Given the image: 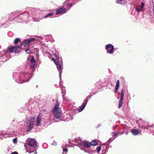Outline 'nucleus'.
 Wrapping results in <instances>:
<instances>
[{"label": "nucleus", "instance_id": "nucleus-1", "mask_svg": "<svg viewBox=\"0 0 154 154\" xmlns=\"http://www.w3.org/2000/svg\"><path fill=\"white\" fill-rule=\"evenodd\" d=\"M59 105L58 100H57L53 110L54 115L56 119H59L61 116L60 109L59 108Z\"/></svg>", "mask_w": 154, "mask_h": 154}, {"label": "nucleus", "instance_id": "nucleus-2", "mask_svg": "<svg viewBox=\"0 0 154 154\" xmlns=\"http://www.w3.org/2000/svg\"><path fill=\"white\" fill-rule=\"evenodd\" d=\"M35 117H29L28 118V120L30 121L29 125L27 127V131H28L31 130L33 128L34 123L35 122Z\"/></svg>", "mask_w": 154, "mask_h": 154}, {"label": "nucleus", "instance_id": "nucleus-3", "mask_svg": "<svg viewBox=\"0 0 154 154\" xmlns=\"http://www.w3.org/2000/svg\"><path fill=\"white\" fill-rule=\"evenodd\" d=\"M105 48L108 54H112L114 52V46L111 44H109L106 45Z\"/></svg>", "mask_w": 154, "mask_h": 154}, {"label": "nucleus", "instance_id": "nucleus-4", "mask_svg": "<svg viewBox=\"0 0 154 154\" xmlns=\"http://www.w3.org/2000/svg\"><path fill=\"white\" fill-rule=\"evenodd\" d=\"M105 145V143L101 145V146H99L97 147V154H99V152L101 150V153L103 154L106 151L107 149V146Z\"/></svg>", "mask_w": 154, "mask_h": 154}, {"label": "nucleus", "instance_id": "nucleus-5", "mask_svg": "<svg viewBox=\"0 0 154 154\" xmlns=\"http://www.w3.org/2000/svg\"><path fill=\"white\" fill-rule=\"evenodd\" d=\"M124 89L121 90V93L120 97V99L119 101L118 104V108H120L122 105L123 100L124 98Z\"/></svg>", "mask_w": 154, "mask_h": 154}, {"label": "nucleus", "instance_id": "nucleus-6", "mask_svg": "<svg viewBox=\"0 0 154 154\" xmlns=\"http://www.w3.org/2000/svg\"><path fill=\"white\" fill-rule=\"evenodd\" d=\"M54 56L57 57L56 59L54 58H52V60L54 61L55 63L57 66V68L58 70H61V65L59 60L57 58V57L56 54H54Z\"/></svg>", "mask_w": 154, "mask_h": 154}, {"label": "nucleus", "instance_id": "nucleus-7", "mask_svg": "<svg viewBox=\"0 0 154 154\" xmlns=\"http://www.w3.org/2000/svg\"><path fill=\"white\" fill-rule=\"evenodd\" d=\"M35 40V39L32 38L30 39H26L23 41L21 44V46H26L30 42L33 41Z\"/></svg>", "mask_w": 154, "mask_h": 154}, {"label": "nucleus", "instance_id": "nucleus-8", "mask_svg": "<svg viewBox=\"0 0 154 154\" xmlns=\"http://www.w3.org/2000/svg\"><path fill=\"white\" fill-rule=\"evenodd\" d=\"M27 143L28 146H31L29 148L30 149L32 147H34L36 145V141L34 139H31L28 141Z\"/></svg>", "mask_w": 154, "mask_h": 154}, {"label": "nucleus", "instance_id": "nucleus-9", "mask_svg": "<svg viewBox=\"0 0 154 154\" xmlns=\"http://www.w3.org/2000/svg\"><path fill=\"white\" fill-rule=\"evenodd\" d=\"M66 8L62 7L58 8L56 11V15H57L60 14H64L66 12Z\"/></svg>", "mask_w": 154, "mask_h": 154}, {"label": "nucleus", "instance_id": "nucleus-10", "mask_svg": "<svg viewBox=\"0 0 154 154\" xmlns=\"http://www.w3.org/2000/svg\"><path fill=\"white\" fill-rule=\"evenodd\" d=\"M88 101V99L87 97L85 100H84V102L82 104L81 106L78 109L79 112H81L83 110L86 105Z\"/></svg>", "mask_w": 154, "mask_h": 154}, {"label": "nucleus", "instance_id": "nucleus-11", "mask_svg": "<svg viewBox=\"0 0 154 154\" xmlns=\"http://www.w3.org/2000/svg\"><path fill=\"white\" fill-rule=\"evenodd\" d=\"M41 120L42 116L40 114H39L36 118V126H38L40 125Z\"/></svg>", "mask_w": 154, "mask_h": 154}, {"label": "nucleus", "instance_id": "nucleus-12", "mask_svg": "<svg viewBox=\"0 0 154 154\" xmlns=\"http://www.w3.org/2000/svg\"><path fill=\"white\" fill-rule=\"evenodd\" d=\"M5 51L10 53H13L15 51L14 47L13 46H9L8 47V49Z\"/></svg>", "mask_w": 154, "mask_h": 154}, {"label": "nucleus", "instance_id": "nucleus-13", "mask_svg": "<svg viewBox=\"0 0 154 154\" xmlns=\"http://www.w3.org/2000/svg\"><path fill=\"white\" fill-rule=\"evenodd\" d=\"M27 151L30 154H36L37 152L36 150V148L35 147H33V149H26Z\"/></svg>", "mask_w": 154, "mask_h": 154}, {"label": "nucleus", "instance_id": "nucleus-14", "mask_svg": "<svg viewBox=\"0 0 154 154\" xmlns=\"http://www.w3.org/2000/svg\"><path fill=\"white\" fill-rule=\"evenodd\" d=\"M98 85L99 87L98 88V91H102V88L103 87L104 85L103 84V82H98L97 83V85Z\"/></svg>", "mask_w": 154, "mask_h": 154}, {"label": "nucleus", "instance_id": "nucleus-15", "mask_svg": "<svg viewBox=\"0 0 154 154\" xmlns=\"http://www.w3.org/2000/svg\"><path fill=\"white\" fill-rule=\"evenodd\" d=\"M131 131L132 134L134 135H137L140 134V132L137 129H131Z\"/></svg>", "mask_w": 154, "mask_h": 154}, {"label": "nucleus", "instance_id": "nucleus-16", "mask_svg": "<svg viewBox=\"0 0 154 154\" xmlns=\"http://www.w3.org/2000/svg\"><path fill=\"white\" fill-rule=\"evenodd\" d=\"M16 13L17 12H12L9 15L10 19L13 20H14L15 19V17H14L16 15Z\"/></svg>", "mask_w": 154, "mask_h": 154}, {"label": "nucleus", "instance_id": "nucleus-17", "mask_svg": "<svg viewBox=\"0 0 154 154\" xmlns=\"http://www.w3.org/2000/svg\"><path fill=\"white\" fill-rule=\"evenodd\" d=\"M83 145L86 148H89L90 147V143L87 141H85L83 143Z\"/></svg>", "mask_w": 154, "mask_h": 154}, {"label": "nucleus", "instance_id": "nucleus-18", "mask_svg": "<svg viewBox=\"0 0 154 154\" xmlns=\"http://www.w3.org/2000/svg\"><path fill=\"white\" fill-rule=\"evenodd\" d=\"M114 139L115 138H113L112 139V138H110V139H109V140L107 141L105 143V145H109V143H110L112 141H113L114 140Z\"/></svg>", "mask_w": 154, "mask_h": 154}, {"label": "nucleus", "instance_id": "nucleus-19", "mask_svg": "<svg viewBox=\"0 0 154 154\" xmlns=\"http://www.w3.org/2000/svg\"><path fill=\"white\" fill-rule=\"evenodd\" d=\"M90 143V145L95 146L96 145V141L95 140H93Z\"/></svg>", "mask_w": 154, "mask_h": 154}, {"label": "nucleus", "instance_id": "nucleus-20", "mask_svg": "<svg viewBox=\"0 0 154 154\" xmlns=\"http://www.w3.org/2000/svg\"><path fill=\"white\" fill-rule=\"evenodd\" d=\"M119 80H118L116 83L115 88L119 89Z\"/></svg>", "mask_w": 154, "mask_h": 154}, {"label": "nucleus", "instance_id": "nucleus-21", "mask_svg": "<svg viewBox=\"0 0 154 154\" xmlns=\"http://www.w3.org/2000/svg\"><path fill=\"white\" fill-rule=\"evenodd\" d=\"M53 13H48L45 16L44 18H46L47 17H48L50 16L53 15Z\"/></svg>", "mask_w": 154, "mask_h": 154}, {"label": "nucleus", "instance_id": "nucleus-22", "mask_svg": "<svg viewBox=\"0 0 154 154\" xmlns=\"http://www.w3.org/2000/svg\"><path fill=\"white\" fill-rule=\"evenodd\" d=\"M20 39L18 38H17L15 39L14 40V44H17V43L18 42H20Z\"/></svg>", "mask_w": 154, "mask_h": 154}, {"label": "nucleus", "instance_id": "nucleus-23", "mask_svg": "<svg viewBox=\"0 0 154 154\" xmlns=\"http://www.w3.org/2000/svg\"><path fill=\"white\" fill-rule=\"evenodd\" d=\"M116 2L118 4H120L121 5H123V3L122 2H123L124 1L123 0H116Z\"/></svg>", "mask_w": 154, "mask_h": 154}, {"label": "nucleus", "instance_id": "nucleus-24", "mask_svg": "<svg viewBox=\"0 0 154 154\" xmlns=\"http://www.w3.org/2000/svg\"><path fill=\"white\" fill-rule=\"evenodd\" d=\"M142 127V128L143 129H147L148 130H149L150 129L149 128L150 127V126H145L143 125H142V126H141Z\"/></svg>", "mask_w": 154, "mask_h": 154}, {"label": "nucleus", "instance_id": "nucleus-25", "mask_svg": "<svg viewBox=\"0 0 154 154\" xmlns=\"http://www.w3.org/2000/svg\"><path fill=\"white\" fill-rule=\"evenodd\" d=\"M15 48V51H18L20 48V47L18 46H16L14 47Z\"/></svg>", "mask_w": 154, "mask_h": 154}, {"label": "nucleus", "instance_id": "nucleus-26", "mask_svg": "<svg viewBox=\"0 0 154 154\" xmlns=\"http://www.w3.org/2000/svg\"><path fill=\"white\" fill-rule=\"evenodd\" d=\"M118 134L117 132H114L112 133V135L113 137H114L116 136H117Z\"/></svg>", "mask_w": 154, "mask_h": 154}, {"label": "nucleus", "instance_id": "nucleus-27", "mask_svg": "<svg viewBox=\"0 0 154 154\" xmlns=\"http://www.w3.org/2000/svg\"><path fill=\"white\" fill-rule=\"evenodd\" d=\"M31 63H35V60L33 57H32L29 60Z\"/></svg>", "mask_w": 154, "mask_h": 154}, {"label": "nucleus", "instance_id": "nucleus-28", "mask_svg": "<svg viewBox=\"0 0 154 154\" xmlns=\"http://www.w3.org/2000/svg\"><path fill=\"white\" fill-rule=\"evenodd\" d=\"M13 142L14 143H17V138H14L13 140Z\"/></svg>", "mask_w": 154, "mask_h": 154}, {"label": "nucleus", "instance_id": "nucleus-29", "mask_svg": "<svg viewBox=\"0 0 154 154\" xmlns=\"http://www.w3.org/2000/svg\"><path fill=\"white\" fill-rule=\"evenodd\" d=\"M135 9H136V11H137L138 12H140L141 10V9H140L139 8H138L137 7H135Z\"/></svg>", "mask_w": 154, "mask_h": 154}, {"label": "nucleus", "instance_id": "nucleus-30", "mask_svg": "<svg viewBox=\"0 0 154 154\" xmlns=\"http://www.w3.org/2000/svg\"><path fill=\"white\" fill-rule=\"evenodd\" d=\"M35 65V63H30V66L33 68H34Z\"/></svg>", "mask_w": 154, "mask_h": 154}, {"label": "nucleus", "instance_id": "nucleus-31", "mask_svg": "<svg viewBox=\"0 0 154 154\" xmlns=\"http://www.w3.org/2000/svg\"><path fill=\"white\" fill-rule=\"evenodd\" d=\"M144 5H145V4L144 3H143V2L141 3L140 7L142 9L143 8Z\"/></svg>", "mask_w": 154, "mask_h": 154}, {"label": "nucleus", "instance_id": "nucleus-32", "mask_svg": "<svg viewBox=\"0 0 154 154\" xmlns=\"http://www.w3.org/2000/svg\"><path fill=\"white\" fill-rule=\"evenodd\" d=\"M25 51L27 54H29L30 52V50L29 49H26Z\"/></svg>", "mask_w": 154, "mask_h": 154}, {"label": "nucleus", "instance_id": "nucleus-33", "mask_svg": "<svg viewBox=\"0 0 154 154\" xmlns=\"http://www.w3.org/2000/svg\"><path fill=\"white\" fill-rule=\"evenodd\" d=\"M72 5V3H68L67 6H68L71 7Z\"/></svg>", "mask_w": 154, "mask_h": 154}, {"label": "nucleus", "instance_id": "nucleus-34", "mask_svg": "<svg viewBox=\"0 0 154 154\" xmlns=\"http://www.w3.org/2000/svg\"><path fill=\"white\" fill-rule=\"evenodd\" d=\"M63 151L67 152H68V149L67 148H65L63 149Z\"/></svg>", "mask_w": 154, "mask_h": 154}, {"label": "nucleus", "instance_id": "nucleus-35", "mask_svg": "<svg viewBox=\"0 0 154 154\" xmlns=\"http://www.w3.org/2000/svg\"><path fill=\"white\" fill-rule=\"evenodd\" d=\"M52 144H53L54 146H56L57 145V143L55 141H54L53 143H52Z\"/></svg>", "mask_w": 154, "mask_h": 154}, {"label": "nucleus", "instance_id": "nucleus-36", "mask_svg": "<svg viewBox=\"0 0 154 154\" xmlns=\"http://www.w3.org/2000/svg\"><path fill=\"white\" fill-rule=\"evenodd\" d=\"M11 154H18V153L16 152H12Z\"/></svg>", "mask_w": 154, "mask_h": 154}, {"label": "nucleus", "instance_id": "nucleus-37", "mask_svg": "<svg viewBox=\"0 0 154 154\" xmlns=\"http://www.w3.org/2000/svg\"><path fill=\"white\" fill-rule=\"evenodd\" d=\"M118 89V88H115V93H117Z\"/></svg>", "mask_w": 154, "mask_h": 154}, {"label": "nucleus", "instance_id": "nucleus-38", "mask_svg": "<svg viewBox=\"0 0 154 154\" xmlns=\"http://www.w3.org/2000/svg\"><path fill=\"white\" fill-rule=\"evenodd\" d=\"M97 145H98V143L99 142H100V141L99 140H98L97 139Z\"/></svg>", "mask_w": 154, "mask_h": 154}, {"label": "nucleus", "instance_id": "nucleus-39", "mask_svg": "<svg viewBox=\"0 0 154 154\" xmlns=\"http://www.w3.org/2000/svg\"><path fill=\"white\" fill-rule=\"evenodd\" d=\"M152 12H153V13H154V5H153V6Z\"/></svg>", "mask_w": 154, "mask_h": 154}, {"label": "nucleus", "instance_id": "nucleus-40", "mask_svg": "<svg viewBox=\"0 0 154 154\" xmlns=\"http://www.w3.org/2000/svg\"><path fill=\"white\" fill-rule=\"evenodd\" d=\"M123 132H121V133H119V134H123Z\"/></svg>", "mask_w": 154, "mask_h": 154}, {"label": "nucleus", "instance_id": "nucleus-41", "mask_svg": "<svg viewBox=\"0 0 154 154\" xmlns=\"http://www.w3.org/2000/svg\"><path fill=\"white\" fill-rule=\"evenodd\" d=\"M117 127V126H114V128H116Z\"/></svg>", "mask_w": 154, "mask_h": 154}, {"label": "nucleus", "instance_id": "nucleus-42", "mask_svg": "<svg viewBox=\"0 0 154 154\" xmlns=\"http://www.w3.org/2000/svg\"><path fill=\"white\" fill-rule=\"evenodd\" d=\"M124 4H125V2H124Z\"/></svg>", "mask_w": 154, "mask_h": 154}]
</instances>
